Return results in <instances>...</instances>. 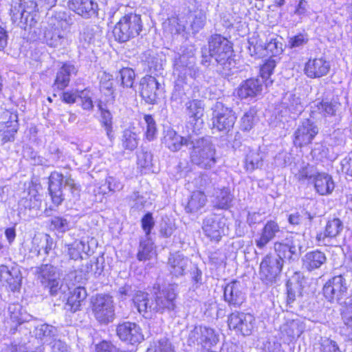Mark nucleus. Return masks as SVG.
Listing matches in <instances>:
<instances>
[{
  "label": "nucleus",
  "instance_id": "f257e3e1",
  "mask_svg": "<svg viewBox=\"0 0 352 352\" xmlns=\"http://www.w3.org/2000/svg\"><path fill=\"white\" fill-rule=\"evenodd\" d=\"M300 238V236L296 235L286 239L284 242L274 243L276 256L267 254L260 263L258 275L263 283L266 285L275 283L285 262L292 263L298 261L302 248Z\"/></svg>",
  "mask_w": 352,
  "mask_h": 352
},
{
  "label": "nucleus",
  "instance_id": "f03ea898",
  "mask_svg": "<svg viewBox=\"0 0 352 352\" xmlns=\"http://www.w3.org/2000/svg\"><path fill=\"white\" fill-rule=\"evenodd\" d=\"M48 190L52 203L58 206L64 200L62 186L64 184L65 189H68L71 193L69 199L76 200L80 196V187L70 176L65 177L62 173L57 171L52 172L49 177Z\"/></svg>",
  "mask_w": 352,
  "mask_h": 352
},
{
  "label": "nucleus",
  "instance_id": "7ed1b4c3",
  "mask_svg": "<svg viewBox=\"0 0 352 352\" xmlns=\"http://www.w3.org/2000/svg\"><path fill=\"white\" fill-rule=\"evenodd\" d=\"M192 150L190 151L191 162L204 169H210L216 164L215 148L211 142L208 139H195L192 136L189 137Z\"/></svg>",
  "mask_w": 352,
  "mask_h": 352
},
{
  "label": "nucleus",
  "instance_id": "20e7f679",
  "mask_svg": "<svg viewBox=\"0 0 352 352\" xmlns=\"http://www.w3.org/2000/svg\"><path fill=\"white\" fill-rule=\"evenodd\" d=\"M142 30L141 16L130 13L120 19L115 25L113 33L116 40L124 43L138 36Z\"/></svg>",
  "mask_w": 352,
  "mask_h": 352
},
{
  "label": "nucleus",
  "instance_id": "39448f33",
  "mask_svg": "<svg viewBox=\"0 0 352 352\" xmlns=\"http://www.w3.org/2000/svg\"><path fill=\"white\" fill-rule=\"evenodd\" d=\"M35 274L43 286L47 288L52 296L57 294L60 289V272L51 264H43L36 267Z\"/></svg>",
  "mask_w": 352,
  "mask_h": 352
},
{
  "label": "nucleus",
  "instance_id": "423d86ee",
  "mask_svg": "<svg viewBox=\"0 0 352 352\" xmlns=\"http://www.w3.org/2000/svg\"><path fill=\"white\" fill-rule=\"evenodd\" d=\"M236 116L230 107L221 102H217L212 107V124L214 128L223 133L229 132L234 126Z\"/></svg>",
  "mask_w": 352,
  "mask_h": 352
},
{
  "label": "nucleus",
  "instance_id": "0eeeda50",
  "mask_svg": "<svg viewBox=\"0 0 352 352\" xmlns=\"http://www.w3.org/2000/svg\"><path fill=\"white\" fill-rule=\"evenodd\" d=\"M219 341V336L213 329L199 326L191 330L188 336L187 344L200 345L204 348H210Z\"/></svg>",
  "mask_w": 352,
  "mask_h": 352
},
{
  "label": "nucleus",
  "instance_id": "6e6552de",
  "mask_svg": "<svg viewBox=\"0 0 352 352\" xmlns=\"http://www.w3.org/2000/svg\"><path fill=\"white\" fill-rule=\"evenodd\" d=\"M92 310L96 320L101 323H109L114 318V305L111 296L97 295L93 302Z\"/></svg>",
  "mask_w": 352,
  "mask_h": 352
},
{
  "label": "nucleus",
  "instance_id": "1a4fd4ad",
  "mask_svg": "<svg viewBox=\"0 0 352 352\" xmlns=\"http://www.w3.org/2000/svg\"><path fill=\"white\" fill-rule=\"evenodd\" d=\"M254 317L248 313L234 311L228 317V326L241 335L250 336L254 326Z\"/></svg>",
  "mask_w": 352,
  "mask_h": 352
},
{
  "label": "nucleus",
  "instance_id": "9d476101",
  "mask_svg": "<svg viewBox=\"0 0 352 352\" xmlns=\"http://www.w3.org/2000/svg\"><path fill=\"white\" fill-rule=\"evenodd\" d=\"M346 279L342 275L330 278L323 286V294L329 302H338L346 296L347 292Z\"/></svg>",
  "mask_w": 352,
  "mask_h": 352
},
{
  "label": "nucleus",
  "instance_id": "9b49d317",
  "mask_svg": "<svg viewBox=\"0 0 352 352\" xmlns=\"http://www.w3.org/2000/svg\"><path fill=\"white\" fill-rule=\"evenodd\" d=\"M177 286L168 285L155 294V311L163 313L173 311L176 307Z\"/></svg>",
  "mask_w": 352,
  "mask_h": 352
},
{
  "label": "nucleus",
  "instance_id": "f8f14e48",
  "mask_svg": "<svg viewBox=\"0 0 352 352\" xmlns=\"http://www.w3.org/2000/svg\"><path fill=\"white\" fill-rule=\"evenodd\" d=\"M3 118L6 120L0 122V138L2 144L14 140V135L18 131V115L16 112L5 111Z\"/></svg>",
  "mask_w": 352,
  "mask_h": 352
},
{
  "label": "nucleus",
  "instance_id": "ddd939ff",
  "mask_svg": "<svg viewBox=\"0 0 352 352\" xmlns=\"http://www.w3.org/2000/svg\"><path fill=\"white\" fill-rule=\"evenodd\" d=\"M224 220L219 216L210 214L204 220L202 229L212 241L219 242L223 234Z\"/></svg>",
  "mask_w": 352,
  "mask_h": 352
},
{
  "label": "nucleus",
  "instance_id": "4468645a",
  "mask_svg": "<svg viewBox=\"0 0 352 352\" xmlns=\"http://www.w3.org/2000/svg\"><path fill=\"white\" fill-rule=\"evenodd\" d=\"M318 132V127L312 121L309 119L302 120L294 133V144L301 147L311 143Z\"/></svg>",
  "mask_w": 352,
  "mask_h": 352
},
{
  "label": "nucleus",
  "instance_id": "2eb2a0df",
  "mask_svg": "<svg viewBox=\"0 0 352 352\" xmlns=\"http://www.w3.org/2000/svg\"><path fill=\"white\" fill-rule=\"evenodd\" d=\"M116 332L122 340L131 344L139 343L144 340L140 327L134 322H125L118 324Z\"/></svg>",
  "mask_w": 352,
  "mask_h": 352
},
{
  "label": "nucleus",
  "instance_id": "dca6fc26",
  "mask_svg": "<svg viewBox=\"0 0 352 352\" xmlns=\"http://www.w3.org/2000/svg\"><path fill=\"white\" fill-rule=\"evenodd\" d=\"M224 299L230 307L239 308L245 300L243 287L239 281H232L224 288Z\"/></svg>",
  "mask_w": 352,
  "mask_h": 352
},
{
  "label": "nucleus",
  "instance_id": "f3484780",
  "mask_svg": "<svg viewBox=\"0 0 352 352\" xmlns=\"http://www.w3.org/2000/svg\"><path fill=\"white\" fill-rule=\"evenodd\" d=\"M214 56L217 64V71L223 76H228L232 72V69L234 67V62L232 58L233 51L231 43L229 42V50H223L219 48V51L210 52Z\"/></svg>",
  "mask_w": 352,
  "mask_h": 352
},
{
  "label": "nucleus",
  "instance_id": "a211bd4d",
  "mask_svg": "<svg viewBox=\"0 0 352 352\" xmlns=\"http://www.w3.org/2000/svg\"><path fill=\"white\" fill-rule=\"evenodd\" d=\"M133 301L138 312L145 318H151L156 313L155 300L149 298V294L138 291L133 296Z\"/></svg>",
  "mask_w": 352,
  "mask_h": 352
},
{
  "label": "nucleus",
  "instance_id": "6ab92c4d",
  "mask_svg": "<svg viewBox=\"0 0 352 352\" xmlns=\"http://www.w3.org/2000/svg\"><path fill=\"white\" fill-rule=\"evenodd\" d=\"M21 279L20 271L17 268L12 267L9 269L6 265L0 266V280L3 285L8 286L10 290L19 289Z\"/></svg>",
  "mask_w": 352,
  "mask_h": 352
},
{
  "label": "nucleus",
  "instance_id": "aec40b11",
  "mask_svg": "<svg viewBox=\"0 0 352 352\" xmlns=\"http://www.w3.org/2000/svg\"><path fill=\"white\" fill-rule=\"evenodd\" d=\"M280 232V227L276 221H268L254 240L256 247L261 250L265 248Z\"/></svg>",
  "mask_w": 352,
  "mask_h": 352
},
{
  "label": "nucleus",
  "instance_id": "412c9836",
  "mask_svg": "<svg viewBox=\"0 0 352 352\" xmlns=\"http://www.w3.org/2000/svg\"><path fill=\"white\" fill-rule=\"evenodd\" d=\"M69 7L86 19L97 15L98 3L94 0H69Z\"/></svg>",
  "mask_w": 352,
  "mask_h": 352
},
{
  "label": "nucleus",
  "instance_id": "4be33fe9",
  "mask_svg": "<svg viewBox=\"0 0 352 352\" xmlns=\"http://www.w3.org/2000/svg\"><path fill=\"white\" fill-rule=\"evenodd\" d=\"M330 69L329 63L324 59H309L305 64V73L309 78H320L327 74Z\"/></svg>",
  "mask_w": 352,
  "mask_h": 352
},
{
  "label": "nucleus",
  "instance_id": "5701e85b",
  "mask_svg": "<svg viewBox=\"0 0 352 352\" xmlns=\"http://www.w3.org/2000/svg\"><path fill=\"white\" fill-rule=\"evenodd\" d=\"M305 328V324L300 320L287 321L280 327L281 338L289 342L292 341L300 337Z\"/></svg>",
  "mask_w": 352,
  "mask_h": 352
},
{
  "label": "nucleus",
  "instance_id": "b1692460",
  "mask_svg": "<svg viewBox=\"0 0 352 352\" xmlns=\"http://www.w3.org/2000/svg\"><path fill=\"white\" fill-rule=\"evenodd\" d=\"M263 80L260 78H250L244 81L238 89L241 98H254L261 94Z\"/></svg>",
  "mask_w": 352,
  "mask_h": 352
},
{
  "label": "nucleus",
  "instance_id": "393cba45",
  "mask_svg": "<svg viewBox=\"0 0 352 352\" xmlns=\"http://www.w3.org/2000/svg\"><path fill=\"white\" fill-rule=\"evenodd\" d=\"M140 85V94L144 100L149 104L155 103L159 87V82L156 78L151 76H147L142 79Z\"/></svg>",
  "mask_w": 352,
  "mask_h": 352
},
{
  "label": "nucleus",
  "instance_id": "a878e982",
  "mask_svg": "<svg viewBox=\"0 0 352 352\" xmlns=\"http://www.w3.org/2000/svg\"><path fill=\"white\" fill-rule=\"evenodd\" d=\"M281 108L285 113H289L295 117L303 111V105L300 98L294 93H286L281 100Z\"/></svg>",
  "mask_w": 352,
  "mask_h": 352
},
{
  "label": "nucleus",
  "instance_id": "bb28decb",
  "mask_svg": "<svg viewBox=\"0 0 352 352\" xmlns=\"http://www.w3.org/2000/svg\"><path fill=\"white\" fill-rule=\"evenodd\" d=\"M190 263L187 257L178 252L171 254L168 258L170 272L176 277L183 276Z\"/></svg>",
  "mask_w": 352,
  "mask_h": 352
},
{
  "label": "nucleus",
  "instance_id": "cd10ccee",
  "mask_svg": "<svg viewBox=\"0 0 352 352\" xmlns=\"http://www.w3.org/2000/svg\"><path fill=\"white\" fill-rule=\"evenodd\" d=\"M76 74L77 69L74 65L64 63L56 73L54 87L60 90L64 89L68 86L71 76Z\"/></svg>",
  "mask_w": 352,
  "mask_h": 352
},
{
  "label": "nucleus",
  "instance_id": "c85d7f7f",
  "mask_svg": "<svg viewBox=\"0 0 352 352\" xmlns=\"http://www.w3.org/2000/svg\"><path fill=\"white\" fill-rule=\"evenodd\" d=\"M316 191L320 195H328L335 188L334 182L331 175L324 173H318L312 182Z\"/></svg>",
  "mask_w": 352,
  "mask_h": 352
},
{
  "label": "nucleus",
  "instance_id": "c756f323",
  "mask_svg": "<svg viewBox=\"0 0 352 352\" xmlns=\"http://www.w3.org/2000/svg\"><path fill=\"white\" fill-rule=\"evenodd\" d=\"M188 135L185 138L177 134L173 130H167L163 139V143L171 151L175 152L181 149L182 146L184 144H190Z\"/></svg>",
  "mask_w": 352,
  "mask_h": 352
},
{
  "label": "nucleus",
  "instance_id": "7c9ffc66",
  "mask_svg": "<svg viewBox=\"0 0 352 352\" xmlns=\"http://www.w3.org/2000/svg\"><path fill=\"white\" fill-rule=\"evenodd\" d=\"M327 261V257L324 252L314 250L307 252L303 258V265L309 270L312 271L320 268Z\"/></svg>",
  "mask_w": 352,
  "mask_h": 352
},
{
  "label": "nucleus",
  "instance_id": "2f4dec72",
  "mask_svg": "<svg viewBox=\"0 0 352 352\" xmlns=\"http://www.w3.org/2000/svg\"><path fill=\"white\" fill-rule=\"evenodd\" d=\"M343 229L342 222L338 218L328 221L324 232L318 233L316 239L318 242H323L326 238H335Z\"/></svg>",
  "mask_w": 352,
  "mask_h": 352
},
{
  "label": "nucleus",
  "instance_id": "473e14b6",
  "mask_svg": "<svg viewBox=\"0 0 352 352\" xmlns=\"http://www.w3.org/2000/svg\"><path fill=\"white\" fill-rule=\"evenodd\" d=\"M23 194V196L19 201V206L21 209L31 210L40 207L41 203V197L35 189H29L28 192H24Z\"/></svg>",
  "mask_w": 352,
  "mask_h": 352
},
{
  "label": "nucleus",
  "instance_id": "72a5a7b5",
  "mask_svg": "<svg viewBox=\"0 0 352 352\" xmlns=\"http://www.w3.org/2000/svg\"><path fill=\"white\" fill-rule=\"evenodd\" d=\"M87 298L86 289L82 287H78L70 292L67 299V306L72 311L76 312L80 309L82 304Z\"/></svg>",
  "mask_w": 352,
  "mask_h": 352
},
{
  "label": "nucleus",
  "instance_id": "f704fd0d",
  "mask_svg": "<svg viewBox=\"0 0 352 352\" xmlns=\"http://www.w3.org/2000/svg\"><path fill=\"white\" fill-rule=\"evenodd\" d=\"M207 202V197L204 192L197 190L192 192L186 206L187 212H197L203 208Z\"/></svg>",
  "mask_w": 352,
  "mask_h": 352
},
{
  "label": "nucleus",
  "instance_id": "c9c22d12",
  "mask_svg": "<svg viewBox=\"0 0 352 352\" xmlns=\"http://www.w3.org/2000/svg\"><path fill=\"white\" fill-rule=\"evenodd\" d=\"M264 153L259 150L250 151L246 155L245 167L249 172L261 168L263 164Z\"/></svg>",
  "mask_w": 352,
  "mask_h": 352
},
{
  "label": "nucleus",
  "instance_id": "e433bc0d",
  "mask_svg": "<svg viewBox=\"0 0 352 352\" xmlns=\"http://www.w3.org/2000/svg\"><path fill=\"white\" fill-rule=\"evenodd\" d=\"M10 320L16 325L29 322L32 316L24 310L19 304H12L8 307Z\"/></svg>",
  "mask_w": 352,
  "mask_h": 352
},
{
  "label": "nucleus",
  "instance_id": "4c0bfd02",
  "mask_svg": "<svg viewBox=\"0 0 352 352\" xmlns=\"http://www.w3.org/2000/svg\"><path fill=\"white\" fill-rule=\"evenodd\" d=\"M254 47L257 50L255 54H258V56H270V58H274L283 51L281 43H278L275 40L270 41L264 47L261 45Z\"/></svg>",
  "mask_w": 352,
  "mask_h": 352
},
{
  "label": "nucleus",
  "instance_id": "58836bf2",
  "mask_svg": "<svg viewBox=\"0 0 352 352\" xmlns=\"http://www.w3.org/2000/svg\"><path fill=\"white\" fill-rule=\"evenodd\" d=\"M46 43L53 47L64 46L67 44V39L58 30H47L45 32Z\"/></svg>",
  "mask_w": 352,
  "mask_h": 352
},
{
  "label": "nucleus",
  "instance_id": "ea45409f",
  "mask_svg": "<svg viewBox=\"0 0 352 352\" xmlns=\"http://www.w3.org/2000/svg\"><path fill=\"white\" fill-rule=\"evenodd\" d=\"M155 255V251L153 248V243L151 240L146 239L141 240L137 254V258L139 261H146L151 259Z\"/></svg>",
  "mask_w": 352,
  "mask_h": 352
},
{
  "label": "nucleus",
  "instance_id": "a19ab883",
  "mask_svg": "<svg viewBox=\"0 0 352 352\" xmlns=\"http://www.w3.org/2000/svg\"><path fill=\"white\" fill-rule=\"evenodd\" d=\"M318 173V172L316 171L313 166L303 162L300 166L298 172L295 173V177L300 182L307 181L309 183H312Z\"/></svg>",
  "mask_w": 352,
  "mask_h": 352
},
{
  "label": "nucleus",
  "instance_id": "79ce46f5",
  "mask_svg": "<svg viewBox=\"0 0 352 352\" xmlns=\"http://www.w3.org/2000/svg\"><path fill=\"white\" fill-rule=\"evenodd\" d=\"M232 196L228 188H223L216 191L213 201L214 206L220 209H228L231 206Z\"/></svg>",
  "mask_w": 352,
  "mask_h": 352
},
{
  "label": "nucleus",
  "instance_id": "37998d69",
  "mask_svg": "<svg viewBox=\"0 0 352 352\" xmlns=\"http://www.w3.org/2000/svg\"><path fill=\"white\" fill-rule=\"evenodd\" d=\"M186 113L195 120H199L204 115V104L201 100H192L186 103Z\"/></svg>",
  "mask_w": 352,
  "mask_h": 352
},
{
  "label": "nucleus",
  "instance_id": "c03bdc74",
  "mask_svg": "<svg viewBox=\"0 0 352 352\" xmlns=\"http://www.w3.org/2000/svg\"><path fill=\"white\" fill-rule=\"evenodd\" d=\"M101 114V124L104 128L106 135L111 142L114 139V133L112 126V115L109 110L104 109L101 104H98Z\"/></svg>",
  "mask_w": 352,
  "mask_h": 352
},
{
  "label": "nucleus",
  "instance_id": "a18cd8bd",
  "mask_svg": "<svg viewBox=\"0 0 352 352\" xmlns=\"http://www.w3.org/2000/svg\"><path fill=\"white\" fill-rule=\"evenodd\" d=\"M37 4L32 0H20L19 4L18 12L19 13L21 19H24L25 23L28 22V18L30 17L31 20L33 19L32 15L36 11Z\"/></svg>",
  "mask_w": 352,
  "mask_h": 352
},
{
  "label": "nucleus",
  "instance_id": "49530a36",
  "mask_svg": "<svg viewBox=\"0 0 352 352\" xmlns=\"http://www.w3.org/2000/svg\"><path fill=\"white\" fill-rule=\"evenodd\" d=\"M121 142L124 148L133 151L138 145V134L131 129H125L122 132Z\"/></svg>",
  "mask_w": 352,
  "mask_h": 352
},
{
  "label": "nucleus",
  "instance_id": "de8ad7c7",
  "mask_svg": "<svg viewBox=\"0 0 352 352\" xmlns=\"http://www.w3.org/2000/svg\"><path fill=\"white\" fill-rule=\"evenodd\" d=\"M164 31L171 34H180L185 30V25L178 17L172 16L163 23Z\"/></svg>",
  "mask_w": 352,
  "mask_h": 352
},
{
  "label": "nucleus",
  "instance_id": "09e8293b",
  "mask_svg": "<svg viewBox=\"0 0 352 352\" xmlns=\"http://www.w3.org/2000/svg\"><path fill=\"white\" fill-rule=\"evenodd\" d=\"M317 110L324 116H334L340 107V103L333 101H321L316 104Z\"/></svg>",
  "mask_w": 352,
  "mask_h": 352
},
{
  "label": "nucleus",
  "instance_id": "8fccbe9b",
  "mask_svg": "<svg viewBox=\"0 0 352 352\" xmlns=\"http://www.w3.org/2000/svg\"><path fill=\"white\" fill-rule=\"evenodd\" d=\"M223 50H229V41L219 34H215L211 36L209 41L208 49L210 52L219 51V48Z\"/></svg>",
  "mask_w": 352,
  "mask_h": 352
},
{
  "label": "nucleus",
  "instance_id": "3c124183",
  "mask_svg": "<svg viewBox=\"0 0 352 352\" xmlns=\"http://www.w3.org/2000/svg\"><path fill=\"white\" fill-rule=\"evenodd\" d=\"M57 329L47 324H43L37 327L36 335L41 339L45 340V342L54 338L56 335Z\"/></svg>",
  "mask_w": 352,
  "mask_h": 352
},
{
  "label": "nucleus",
  "instance_id": "603ef678",
  "mask_svg": "<svg viewBox=\"0 0 352 352\" xmlns=\"http://www.w3.org/2000/svg\"><path fill=\"white\" fill-rule=\"evenodd\" d=\"M68 254L71 259L77 260L81 258V253L85 252L86 244L82 241L76 240L67 245Z\"/></svg>",
  "mask_w": 352,
  "mask_h": 352
},
{
  "label": "nucleus",
  "instance_id": "864d4df0",
  "mask_svg": "<svg viewBox=\"0 0 352 352\" xmlns=\"http://www.w3.org/2000/svg\"><path fill=\"white\" fill-rule=\"evenodd\" d=\"M144 120L146 124L145 137L148 141H153L157 134L155 121L151 115H144Z\"/></svg>",
  "mask_w": 352,
  "mask_h": 352
},
{
  "label": "nucleus",
  "instance_id": "5fc2aeb1",
  "mask_svg": "<svg viewBox=\"0 0 352 352\" xmlns=\"http://www.w3.org/2000/svg\"><path fill=\"white\" fill-rule=\"evenodd\" d=\"M147 352H175L171 342L166 338H162L153 343Z\"/></svg>",
  "mask_w": 352,
  "mask_h": 352
},
{
  "label": "nucleus",
  "instance_id": "6e6d98bb",
  "mask_svg": "<svg viewBox=\"0 0 352 352\" xmlns=\"http://www.w3.org/2000/svg\"><path fill=\"white\" fill-rule=\"evenodd\" d=\"M120 79L122 85L126 87H132L135 74L134 71L131 68H123L120 71Z\"/></svg>",
  "mask_w": 352,
  "mask_h": 352
},
{
  "label": "nucleus",
  "instance_id": "4d7b16f0",
  "mask_svg": "<svg viewBox=\"0 0 352 352\" xmlns=\"http://www.w3.org/2000/svg\"><path fill=\"white\" fill-rule=\"evenodd\" d=\"M256 111L253 109H250L246 111L241 120V127L243 131H250L254 124L255 120Z\"/></svg>",
  "mask_w": 352,
  "mask_h": 352
},
{
  "label": "nucleus",
  "instance_id": "13d9d810",
  "mask_svg": "<svg viewBox=\"0 0 352 352\" xmlns=\"http://www.w3.org/2000/svg\"><path fill=\"white\" fill-rule=\"evenodd\" d=\"M147 202L146 198L140 195L138 192H133L130 196V204L132 208L142 210L146 206Z\"/></svg>",
  "mask_w": 352,
  "mask_h": 352
},
{
  "label": "nucleus",
  "instance_id": "bf43d9fd",
  "mask_svg": "<svg viewBox=\"0 0 352 352\" xmlns=\"http://www.w3.org/2000/svg\"><path fill=\"white\" fill-rule=\"evenodd\" d=\"M276 65V60L274 58H270L267 60L262 65L260 73L263 80L267 79L272 74L274 69Z\"/></svg>",
  "mask_w": 352,
  "mask_h": 352
},
{
  "label": "nucleus",
  "instance_id": "052dcab7",
  "mask_svg": "<svg viewBox=\"0 0 352 352\" xmlns=\"http://www.w3.org/2000/svg\"><path fill=\"white\" fill-rule=\"evenodd\" d=\"M51 226L53 229L59 231L60 232H65L69 229V222L67 219L60 217H54L50 220Z\"/></svg>",
  "mask_w": 352,
  "mask_h": 352
},
{
  "label": "nucleus",
  "instance_id": "680f3d73",
  "mask_svg": "<svg viewBox=\"0 0 352 352\" xmlns=\"http://www.w3.org/2000/svg\"><path fill=\"white\" fill-rule=\"evenodd\" d=\"M78 97L81 99L83 109L88 111L92 110L94 104L89 90L85 89L80 91L78 94Z\"/></svg>",
  "mask_w": 352,
  "mask_h": 352
},
{
  "label": "nucleus",
  "instance_id": "e2e57ef3",
  "mask_svg": "<svg viewBox=\"0 0 352 352\" xmlns=\"http://www.w3.org/2000/svg\"><path fill=\"white\" fill-rule=\"evenodd\" d=\"M142 228L146 233V236L151 233V229L155 225L153 218L151 213L146 214L141 220Z\"/></svg>",
  "mask_w": 352,
  "mask_h": 352
},
{
  "label": "nucleus",
  "instance_id": "0e129e2a",
  "mask_svg": "<svg viewBox=\"0 0 352 352\" xmlns=\"http://www.w3.org/2000/svg\"><path fill=\"white\" fill-rule=\"evenodd\" d=\"M308 36L304 34H299L292 37L289 41L291 47H298L304 45L308 41Z\"/></svg>",
  "mask_w": 352,
  "mask_h": 352
},
{
  "label": "nucleus",
  "instance_id": "69168bd1",
  "mask_svg": "<svg viewBox=\"0 0 352 352\" xmlns=\"http://www.w3.org/2000/svg\"><path fill=\"white\" fill-rule=\"evenodd\" d=\"M322 352H342L336 342L330 339L323 340Z\"/></svg>",
  "mask_w": 352,
  "mask_h": 352
},
{
  "label": "nucleus",
  "instance_id": "338daca9",
  "mask_svg": "<svg viewBox=\"0 0 352 352\" xmlns=\"http://www.w3.org/2000/svg\"><path fill=\"white\" fill-rule=\"evenodd\" d=\"M342 315L344 324L352 329V302L344 307Z\"/></svg>",
  "mask_w": 352,
  "mask_h": 352
},
{
  "label": "nucleus",
  "instance_id": "774afa93",
  "mask_svg": "<svg viewBox=\"0 0 352 352\" xmlns=\"http://www.w3.org/2000/svg\"><path fill=\"white\" fill-rule=\"evenodd\" d=\"M341 165L342 171L352 177V153L342 160Z\"/></svg>",
  "mask_w": 352,
  "mask_h": 352
}]
</instances>
